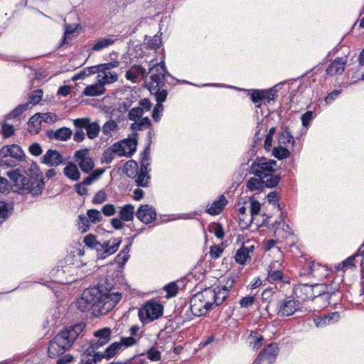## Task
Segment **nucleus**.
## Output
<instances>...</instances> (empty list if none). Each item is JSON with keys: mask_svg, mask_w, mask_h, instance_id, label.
<instances>
[{"mask_svg": "<svg viewBox=\"0 0 364 364\" xmlns=\"http://www.w3.org/2000/svg\"><path fill=\"white\" fill-rule=\"evenodd\" d=\"M113 287L105 278L97 286L86 289L76 301L77 308L82 312L92 310L96 316L107 314L122 299L121 293L112 291Z\"/></svg>", "mask_w": 364, "mask_h": 364, "instance_id": "1", "label": "nucleus"}, {"mask_svg": "<svg viewBox=\"0 0 364 364\" xmlns=\"http://www.w3.org/2000/svg\"><path fill=\"white\" fill-rule=\"evenodd\" d=\"M234 281L223 287L206 288L194 294L190 300V309L195 316L205 315L213 306L221 305L229 296Z\"/></svg>", "mask_w": 364, "mask_h": 364, "instance_id": "2", "label": "nucleus"}, {"mask_svg": "<svg viewBox=\"0 0 364 364\" xmlns=\"http://www.w3.org/2000/svg\"><path fill=\"white\" fill-rule=\"evenodd\" d=\"M85 328V323L80 322L73 326H68L60 331L48 344V356L54 358L63 355L69 350Z\"/></svg>", "mask_w": 364, "mask_h": 364, "instance_id": "3", "label": "nucleus"}, {"mask_svg": "<svg viewBox=\"0 0 364 364\" xmlns=\"http://www.w3.org/2000/svg\"><path fill=\"white\" fill-rule=\"evenodd\" d=\"M151 73L149 89L156 97L157 104H161L167 97L168 92L162 89L165 85L166 76H171L166 70L165 62L162 60L159 63H155L149 68Z\"/></svg>", "mask_w": 364, "mask_h": 364, "instance_id": "4", "label": "nucleus"}, {"mask_svg": "<svg viewBox=\"0 0 364 364\" xmlns=\"http://www.w3.org/2000/svg\"><path fill=\"white\" fill-rule=\"evenodd\" d=\"M7 176L14 183L18 191L23 194L31 193L33 196H38L44 188L42 177L27 178L22 175L18 169L8 171Z\"/></svg>", "mask_w": 364, "mask_h": 364, "instance_id": "5", "label": "nucleus"}, {"mask_svg": "<svg viewBox=\"0 0 364 364\" xmlns=\"http://www.w3.org/2000/svg\"><path fill=\"white\" fill-rule=\"evenodd\" d=\"M164 306L156 301H146L138 311L139 320L142 323L146 324L163 315Z\"/></svg>", "mask_w": 364, "mask_h": 364, "instance_id": "6", "label": "nucleus"}, {"mask_svg": "<svg viewBox=\"0 0 364 364\" xmlns=\"http://www.w3.org/2000/svg\"><path fill=\"white\" fill-rule=\"evenodd\" d=\"M277 162L272 159L257 157L250 166V173L258 178L264 179L268 176H273L274 172V166Z\"/></svg>", "mask_w": 364, "mask_h": 364, "instance_id": "7", "label": "nucleus"}, {"mask_svg": "<svg viewBox=\"0 0 364 364\" xmlns=\"http://www.w3.org/2000/svg\"><path fill=\"white\" fill-rule=\"evenodd\" d=\"M300 309V303L299 301L286 297L277 301L276 306V311L278 316L284 317L293 315Z\"/></svg>", "mask_w": 364, "mask_h": 364, "instance_id": "8", "label": "nucleus"}, {"mask_svg": "<svg viewBox=\"0 0 364 364\" xmlns=\"http://www.w3.org/2000/svg\"><path fill=\"white\" fill-rule=\"evenodd\" d=\"M280 179L281 177L278 174H275L266 181L260 178H251L247 181L246 186L247 188L250 191H260L264 187L272 188L278 185Z\"/></svg>", "mask_w": 364, "mask_h": 364, "instance_id": "9", "label": "nucleus"}, {"mask_svg": "<svg viewBox=\"0 0 364 364\" xmlns=\"http://www.w3.org/2000/svg\"><path fill=\"white\" fill-rule=\"evenodd\" d=\"M73 124L76 128L85 129L87 136L90 139H95L100 131L98 122H92L89 118H77L73 120Z\"/></svg>", "mask_w": 364, "mask_h": 364, "instance_id": "10", "label": "nucleus"}, {"mask_svg": "<svg viewBox=\"0 0 364 364\" xmlns=\"http://www.w3.org/2000/svg\"><path fill=\"white\" fill-rule=\"evenodd\" d=\"M74 158L81 171L85 173H90L95 167V163L90 156L87 149L76 151Z\"/></svg>", "mask_w": 364, "mask_h": 364, "instance_id": "11", "label": "nucleus"}, {"mask_svg": "<svg viewBox=\"0 0 364 364\" xmlns=\"http://www.w3.org/2000/svg\"><path fill=\"white\" fill-rule=\"evenodd\" d=\"M122 239L112 238L101 243L97 248V257L99 259H105L115 253L119 247Z\"/></svg>", "mask_w": 364, "mask_h": 364, "instance_id": "12", "label": "nucleus"}, {"mask_svg": "<svg viewBox=\"0 0 364 364\" xmlns=\"http://www.w3.org/2000/svg\"><path fill=\"white\" fill-rule=\"evenodd\" d=\"M6 156L13 158L18 161H22L25 159L26 155L20 146L13 144L4 146L0 149V157Z\"/></svg>", "mask_w": 364, "mask_h": 364, "instance_id": "13", "label": "nucleus"}, {"mask_svg": "<svg viewBox=\"0 0 364 364\" xmlns=\"http://www.w3.org/2000/svg\"><path fill=\"white\" fill-rule=\"evenodd\" d=\"M136 218L145 224L154 221L156 216L155 209L149 205H141L136 212Z\"/></svg>", "mask_w": 364, "mask_h": 364, "instance_id": "14", "label": "nucleus"}, {"mask_svg": "<svg viewBox=\"0 0 364 364\" xmlns=\"http://www.w3.org/2000/svg\"><path fill=\"white\" fill-rule=\"evenodd\" d=\"M42 163L50 166H58L65 164V160L57 150L48 149L42 158Z\"/></svg>", "mask_w": 364, "mask_h": 364, "instance_id": "15", "label": "nucleus"}, {"mask_svg": "<svg viewBox=\"0 0 364 364\" xmlns=\"http://www.w3.org/2000/svg\"><path fill=\"white\" fill-rule=\"evenodd\" d=\"M347 63V57L336 58L327 67L326 72L327 75H341Z\"/></svg>", "mask_w": 364, "mask_h": 364, "instance_id": "16", "label": "nucleus"}, {"mask_svg": "<svg viewBox=\"0 0 364 364\" xmlns=\"http://www.w3.org/2000/svg\"><path fill=\"white\" fill-rule=\"evenodd\" d=\"M73 135V131L68 127H61L57 130H48L47 136L50 139H55L59 141H67L70 139Z\"/></svg>", "mask_w": 364, "mask_h": 364, "instance_id": "17", "label": "nucleus"}, {"mask_svg": "<svg viewBox=\"0 0 364 364\" xmlns=\"http://www.w3.org/2000/svg\"><path fill=\"white\" fill-rule=\"evenodd\" d=\"M97 73V81L102 83L104 86L107 84H112L118 80L119 75L116 73H112L111 71L104 70V69H98Z\"/></svg>", "mask_w": 364, "mask_h": 364, "instance_id": "18", "label": "nucleus"}, {"mask_svg": "<svg viewBox=\"0 0 364 364\" xmlns=\"http://www.w3.org/2000/svg\"><path fill=\"white\" fill-rule=\"evenodd\" d=\"M102 359L101 353L93 351L92 348H87L81 355L80 364H93Z\"/></svg>", "mask_w": 364, "mask_h": 364, "instance_id": "19", "label": "nucleus"}, {"mask_svg": "<svg viewBox=\"0 0 364 364\" xmlns=\"http://www.w3.org/2000/svg\"><path fill=\"white\" fill-rule=\"evenodd\" d=\"M151 169L144 164H141L139 171L135 178V182L138 186L146 187L148 186L151 176L149 175Z\"/></svg>", "mask_w": 364, "mask_h": 364, "instance_id": "20", "label": "nucleus"}, {"mask_svg": "<svg viewBox=\"0 0 364 364\" xmlns=\"http://www.w3.org/2000/svg\"><path fill=\"white\" fill-rule=\"evenodd\" d=\"M227 202L224 196H220L219 198L215 200L210 207H207L205 212L211 215H219L224 209Z\"/></svg>", "mask_w": 364, "mask_h": 364, "instance_id": "21", "label": "nucleus"}, {"mask_svg": "<svg viewBox=\"0 0 364 364\" xmlns=\"http://www.w3.org/2000/svg\"><path fill=\"white\" fill-rule=\"evenodd\" d=\"M278 351L279 348L277 345L276 343H270L259 353V355L264 360H267L269 363H272L277 355Z\"/></svg>", "mask_w": 364, "mask_h": 364, "instance_id": "22", "label": "nucleus"}, {"mask_svg": "<svg viewBox=\"0 0 364 364\" xmlns=\"http://www.w3.org/2000/svg\"><path fill=\"white\" fill-rule=\"evenodd\" d=\"M105 92V86L97 81V83L87 86L83 92L84 96L96 97L103 95Z\"/></svg>", "mask_w": 364, "mask_h": 364, "instance_id": "23", "label": "nucleus"}, {"mask_svg": "<svg viewBox=\"0 0 364 364\" xmlns=\"http://www.w3.org/2000/svg\"><path fill=\"white\" fill-rule=\"evenodd\" d=\"M63 173L68 178L73 181H78L81 176L77 166L73 162L68 163L63 169Z\"/></svg>", "mask_w": 364, "mask_h": 364, "instance_id": "24", "label": "nucleus"}, {"mask_svg": "<svg viewBox=\"0 0 364 364\" xmlns=\"http://www.w3.org/2000/svg\"><path fill=\"white\" fill-rule=\"evenodd\" d=\"M136 213L134 206L132 204H126L120 208L119 216L124 222H129L133 220Z\"/></svg>", "mask_w": 364, "mask_h": 364, "instance_id": "25", "label": "nucleus"}, {"mask_svg": "<svg viewBox=\"0 0 364 364\" xmlns=\"http://www.w3.org/2000/svg\"><path fill=\"white\" fill-rule=\"evenodd\" d=\"M41 113L32 116L28 121V132L32 134H36L41 129Z\"/></svg>", "mask_w": 364, "mask_h": 364, "instance_id": "26", "label": "nucleus"}, {"mask_svg": "<svg viewBox=\"0 0 364 364\" xmlns=\"http://www.w3.org/2000/svg\"><path fill=\"white\" fill-rule=\"evenodd\" d=\"M235 262L241 265H244L245 263L250 262L251 257L248 255V251L245 249V245H242L237 250L235 255Z\"/></svg>", "mask_w": 364, "mask_h": 364, "instance_id": "27", "label": "nucleus"}, {"mask_svg": "<svg viewBox=\"0 0 364 364\" xmlns=\"http://www.w3.org/2000/svg\"><path fill=\"white\" fill-rule=\"evenodd\" d=\"M311 285L302 284L296 289V294L300 293L299 297H301L303 300H314V294Z\"/></svg>", "mask_w": 364, "mask_h": 364, "instance_id": "28", "label": "nucleus"}, {"mask_svg": "<svg viewBox=\"0 0 364 364\" xmlns=\"http://www.w3.org/2000/svg\"><path fill=\"white\" fill-rule=\"evenodd\" d=\"M138 170V164L134 160H129L124 165V172L129 178H135L137 175Z\"/></svg>", "mask_w": 364, "mask_h": 364, "instance_id": "29", "label": "nucleus"}, {"mask_svg": "<svg viewBox=\"0 0 364 364\" xmlns=\"http://www.w3.org/2000/svg\"><path fill=\"white\" fill-rule=\"evenodd\" d=\"M323 299L328 300V304L335 307L341 300V293L337 291H333L331 293L328 291L326 294L322 296Z\"/></svg>", "mask_w": 364, "mask_h": 364, "instance_id": "30", "label": "nucleus"}, {"mask_svg": "<svg viewBox=\"0 0 364 364\" xmlns=\"http://www.w3.org/2000/svg\"><path fill=\"white\" fill-rule=\"evenodd\" d=\"M122 348V343L114 342L112 343L108 348H106L104 353H101L102 358H105L107 360L114 357Z\"/></svg>", "mask_w": 364, "mask_h": 364, "instance_id": "31", "label": "nucleus"}, {"mask_svg": "<svg viewBox=\"0 0 364 364\" xmlns=\"http://www.w3.org/2000/svg\"><path fill=\"white\" fill-rule=\"evenodd\" d=\"M122 144H123L127 156H131L136 150L137 141L136 139L122 140Z\"/></svg>", "mask_w": 364, "mask_h": 364, "instance_id": "32", "label": "nucleus"}, {"mask_svg": "<svg viewBox=\"0 0 364 364\" xmlns=\"http://www.w3.org/2000/svg\"><path fill=\"white\" fill-rule=\"evenodd\" d=\"M311 287L313 289V294H314V300L318 301L319 299H323L322 296L327 294L328 287L323 284H315L311 285Z\"/></svg>", "mask_w": 364, "mask_h": 364, "instance_id": "33", "label": "nucleus"}, {"mask_svg": "<svg viewBox=\"0 0 364 364\" xmlns=\"http://www.w3.org/2000/svg\"><path fill=\"white\" fill-rule=\"evenodd\" d=\"M151 127V121L148 117H144L134 121L131 125V129L134 131H141Z\"/></svg>", "mask_w": 364, "mask_h": 364, "instance_id": "34", "label": "nucleus"}, {"mask_svg": "<svg viewBox=\"0 0 364 364\" xmlns=\"http://www.w3.org/2000/svg\"><path fill=\"white\" fill-rule=\"evenodd\" d=\"M97 65L85 68L78 73L73 75L72 80L73 81H76L80 79H83L87 76L97 73Z\"/></svg>", "mask_w": 364, "mask_h": 364, "instance_id": "35", "label": "nucleus"}, {"mask_svg": "<svg viewBox=\"0 0 364 364\" xmlns=\"http://www.w3.org/2000/svg\"><path fill=\"white\" fill-rule=\"evenodd\" d=\"M279 142L280 144L284 145L289 144H291V145L294 144V139L291 135L289 128H285L284 131L279 134Z\"/></svg>", "mask_w": 364, "mask_h": 364, "instance_id": "36", "label": "nucleus"}, {"mask_svg": "<svg viewBox=\"0 0 364 364\" xmlns=\"http://www.w3.org/2000/svg\"><path fill=\"white\" fill-rule=\"evenodd\" d=\"M115 40L113 38H100L92 47V51H100L114 43Z\"/></svg>", "mask_w": 364, "mask_h": 364, "instance_id": "37", "label": "nucleus"}, {"mask_svg": "<svg viewBox=\"0 0 364 364\" xmlns=\"http://www.w3.org/2000/svg\"><path fill=\"white\" fill-rule=\"evenodd\" d=\"M272 155L277 159L282 160L290 156V151L282 146L274 147L272 150Z\"/></svg>", "mask_w": 364, "mask_h": 364, "instance_id": "38", "label": "nucleus"}, {"mask_svg": "<svg viewBox=\"0 0 364 364\" xmlns=\"http://www.w3.org/2000/svg\"><path fill=\"white\" fill-rule=\"evenodd\" d=\"M29 107V103H24L17 106L11 113L7 115V118H16L19 117L23 112Z\"/></svg>", "mask_w": 364, "mask_h": 364, "instance_id": "39", "label": "nucleus"}, {"mask_svg": "<svg viewBox=\"0 0 364 364\" xmlns=\"http://www.w3.org/2000/svg\"><path fill=\"white\" fill-rule=\"evenodd\" d=\"M43 91L41 90H36L32 92L28 96L29 105L31 104L36 105L40 102L43 97Z\"/></svg>", "mask_w": 364, "mask_h": 364, "instance_id": "40", "label": "nucleus"}, {"mask_svg": "<svg viewBox=\"0 0 364 364\" xmlns=\"http://www.w3.org/2000/svg\"><path fill=\"white\" fill-rule=\"evenodd\" d=\"M94 336L97 338L103 340L105 342H108L110 339L111 336V330L109 328H103L100 329L94 333Z\"/></svg>", "mask_w": 364, "mask_h": 364, "instance_id": "41", "label": "nucleus"}, {"mask_svg": "<svg viewBox=\"0 0 364 364\" xmlns=\"http://www.w3.org/2000/svg\"><path fill=\"white\" fill-rule=\"evenodd\" d=\"M84 242L86 246L95 249L97 252L98 246L101 245V242L97 241L96 237L92 234H89L85 237Z\"/></svg>", "mask_w": 364, "mask_h": 364, "instance_id": "42", "label": "nucleus"}, {"mask_svg": "<svg viewBox=\"0 0 364 364\" xmlns=\"http://www.w3.org/2000/svg\"><path fill=\"white\" fill-rule=\"evenodd\" d=\"M249 338L253 340L252 342H250L253 348L258 349L262 346V341H264V338L262 336L259 335L256 332L252 331Z\"/></svg>", "mask_w": 364, "mask_h": 364, "instance_id": "43", "label": "nucleus"}, {"mask_svg": "<svg viewBox=\"0 0 364 364\" xmlns=\"http://www.w3.org/2000/svg\"><path fill=\"white\" fill-rule=\"evenodd\" d=\"M87 215L92 223H97L102 220L101 213L96 209L88 210Z\"/></svg>", "mask_w": 364, "mask_h": 364, "instance_id": "44", "label": "nucleus"}, {"mask_svg": "<svg viewBox=\"0 0 364 364\" xmlns=\"http://www.w3.org/2000/svg\"><path fill=\"white\" fill-rule=\"evenodd\" d=\"M279 85H277L269 90H264V100H266L268 105L271 104L272 102H274V97L277 92V90L276 88Z\"/></svg>", "mask_w": 364, "mask_h": 364, "instance_id": "45", "label": "nucleus"}, {"mask_svg": "<svg viewBox=\"0 0 364 364\" xmlns=\"http://www.w3.org/2000/svg\"><path fill=\"white\" fill-rule=\"evenodd\" d=\"M17 160L9 156L0 157V167L3 168L15 167Z\"/></svg>", "mask_w": 364, "mask_h": 364, "instance_id": "46", "label": "nucleus"}, {"mask_svg": "<svg viewBox=\"0 0 364 364\" xmlns=\"http://www.w3.org/2000/svg\"><path fill=\"white\" fill-rule=\"evenodd\" d=\"M164 290L166 292V298H171L175 296L178 290V287L175 282H171L164 287Z\"/></svg>", "mask_w": 364, "mask_h": 364, "instance_id": "47", "label": "nucleus"}, {"mask_svg": "<svg viewBox=\"0 0 364 364\" xmlns=\"http://www.w3.org/2000/svg\"><path fill=\"white\" fill-rule=\"evenodd\" d=\"M143 114V108L134 107L129 112L128 118L132 121H136V119H141V117Z\"/></svg>", "mask_w": 364, "mask_h": 364, "instance_id": "48", "label": "nucleus"}, {"mask_svg": "<svg viewBox=\"0 0 364 364\" xmlns=\"http://www.w3.org/2000/svg\"><path fill=\"white\" fill-rule=\"evenodd\" d=\"M224 250V246L222 243L218 245H213L210 248V256L212 259H218L220 257Z\"/></svg>", "mask_w": 364, "mask_h": 364, "instance_id": "49", "label": "nucleus"}, {"mask_svg": "<svg viewBox=\"0 0 364 364\" xmlns=\"http://www.w3.org/2000/svg\"><path fill=\"white\" fill-rule=\"evenodd\" d=\"M283 278V272L280 270H272V269L268 271L267 279L270 282H274L282 280Z\"/></svg>", "mask_w": 364, "mask_h": 364, "instance_id": "50", "label": "nucleus"}, {"mask_svg": "<svg viewBox=\"0 0 364 364\" xmlns=\"http://www.w3.org/2000/svg\"><path fill=\"white\" fill-rule=\"evenodd\" d=\"M142 355H146L147 358L151 361H159L161 358L160 351L154 348H150L146 352V353H143Z\"/></svg>", "mask_w": 364, "mask_h": 364, "instance_id": "51", "label": "nucleus"}, {"mask_svg": "<svg viewBox=\"0 0 364 364\" xmlns=\"http://www.w3.org/2000/svg\"><path fill=\"white\" fill-rule=\"evenodd\" d=\"M9 215L8 204L4 201L0 200V224L7 219Z\"/></svg>", "mask_w": 364, "mask_h": 364, "instance_id": "52", "label": "nucleus"}, {"mask_svg": "<svg viewBox=\"0 0 364 364\" xmlns=\"http://www.w3.org/2000/svg\"><path fill=\"white\" fill-rule=\"evenodd\" d=\"M117 127V124L114 120H109L103 125L102 132L104 134L108 135L112 131H114Z\"/></svg>", "mask_w": 364, "mask_h": 364, "instance_id": "53", "label": "nucleus"}, {"mask_svg": "<svg viewBox=\"0 0 364 364\" xmlns=\"http://www.w3.org/2000/svg\"><path fill=\"white\" fill-rule=\"evenodd\" d=\"M251 91V100L254 103H259L264 100V90H253Z\"/></svg>", "mask_w": 364, "mask_h": 364, "instance_id": "54", "label": "nucleus"}, {"mask_svg": "<svg viewBox=\"0 0 364 364\" xmlns=\"http://www.w3.org/2000/svg\"><path fill=\"white\" fill-rule=\"evenodd\" d=\"M249 200L250 201V213L252 218L255 215L259 214L261 209V204L257 200L251 198Z\"/></svg>", "mask_w": 364, "mask_h": 364, "instance_id": "55", "label": "nucleus"}, {"mask_svg": "<svg viewBox=\"0 0 364 364\" xmlns=\"http://www.w3.org/2000/svg\"><path fill=\"white\" fill-rule=\"evenodd\" d=\"M112 149V151L115 154V155L118 156H126L125 150L124 149L123 144H122V141L119 142L114 143L113 145L110 146Z\"/></svg>", "mask_w": 364, "mask_h": 364, "instance_id": "56", "label": "nucleus"}, {"mask_svg": "<svg viewBox=\"0 0 364 364\" xmlns=\"http://www.w3.org/2000/svg\"><path fill=\"white\" fill-rule=\"evenodd\" d=\"M101 211L105 216H112L116 213V208L113 204L107 203L102 206Z\"/></svg>", "mask_w": 364, "mask_h": 364, "instance_id": "57", "label": "nucleus"}, {"mask_svg": "<svg viewBox=\"0 0 364 364\" xmlns=\"http://www.w3.org/2000/svg\"><path fill=\"white\" fill-rule=\"evenodd\" d=\"M115 154L112 151V149L108 147L102 154V162L106 164H110L114 159Z\"/></svg>", "mask_w": 364, "mask_h": 364, "instance_id": "58", "label": "nucleus"}, {"mask_svg": "<svg viewBox=\"0 0 364 364\" xmlns=\"http://www.w3.org/2000/svg\"><path fill=\"white\" fill-rule=\"evenodd\" d=\"M107 200V194L102 190L99 191L93 197L92 202L94 204H102Z\"/></svg>", "mask_w": 364, "mask_h": 364, "instance_id": "59", "label": "nucleus"}, {"mask_svg": "<svg viewBox=\"0 0 364 364\" xmlns=\"http://www.w3.org/2000/svg\"><path fill=\"white\" fill-rule=\"evenodd\" d=\"M210 232H213L218 238L222 239L224 237L225 232L221 225L214 224L210 227Z\"/></svg>", "mask_w": 364, "mask_h": 364, "instance_id": "60", "label": "nucleus"}, {"mask_svg": "<svg viewBox=\"0 0 364 364\" xmlns=\"http://www.w3.org/2000/svg\"><path fill=\"white\" fill-rule=\"evenodd\" d=\"M161 44V40L157 36H154L147 42L148 48L152 50H156L160 47Z\"/></svg>", "mask_w": 364, "mask_h": 364, "instance_id": "61", "label": "nucleus"}, {"mask_svg": "<svg viewBox=\"0 0 364 364\" xmlns=\"http://www.w3.org/2000/svg\"><path fill=\"white\" fill-rule=\"evenodd\" d=\"M150 159V146H146L144 151L141 154V164L149 166V160Z\"/></svg>", "mask_w": 364, "mask_h": 364, "instance_id": "62", "label": "nucleus"}, {"mask_svg": "<svg viewBox=\"0 0 364 364\" xmlns=\"http://www.w3.org/2000/svg\"><path fill=\"white\" fill-rule=\"evenodd\" d=\"M255 301V298L253 296H248L242 297L240 301V304L242 308H249Z\"/></svg>", "mask_w": 364, "mask_h": 364, "instance_id": "63", "label": "nucleus"}, {"mask_svg": "<svg viewBox=\"0 0 364 364\" xmlns=\"http://www.w3.org/2000/svg\"><path fill=\"white\" fill-rule=\"evenodd\" d=\"M14 134V128L12 125L4 123L2 125V134L4 138H9Z\"/></svg>", "mask_w": 364, "mask_h": 364, "instance_id": "64", "label": "nucleus"}]
</instances>
